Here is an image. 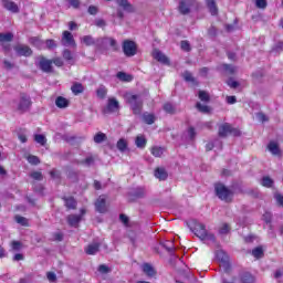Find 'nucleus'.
Instances as JSON below:
<instances>
[{
  "label": "nucleus",
  "mask_w": 283,
  "mask_h": 283,
  "mask_svg": "<svg viewBox=\"0 0 283 283\" xmlns=\"http://www.w3.org/2000/svg\"><path fill=\"white\" fill-rule=\"evenodd\" d=\"M11 249L13 251H21V249H23V243H21L20 241H12Z\"/></svg>",
  "instance_id": "6e6d98bb"
},
{
  "label": "nucleus",
  "mask_w": 283,
  "mask_h": 283,
  "mask_svg": "<svg viewBox=\"0 0 283 283\" xmlns=\"http://www.w3.org/2000/svg\"><path fill=\"white\" fill-rule=\"evenodd\" d=\"M207 8L212 17H217L218 14V4H216V0H206Z\"/></svg>",
  "instance_id": "5701e85b"
},
{
  "label": "nucleus",
  "mask_w": 283,
  "mask_h": 283,
  "mask_svg": "<svg viewBox=\"0 0 283 283\" xmlns=\"http://www.w3.org/2000/svg\"><path fill=\"white\" fill-rule=\"evenodd\" d=\"M214 193L223 202H233V190L229 189L222 182L214 184Z\"/></svg>",
  "instance_id": "7ed1b4c3"
},
{
  "label": "nucleus",
  "mask_w": 283,
  "mask_h": 283,
  "mask_svg": "<svg viewBox=\"0 0 283 283\" xmlns=\"http://www.w3.org/2000/svg\"><path fill=\"white\" fill-rule=\"evenodd\" d=\"M66 176L72 182H78V172L76 170H67Z\"/></svg>",
  "instance_id": "e433bc0d"
},
{
  "label": "nucleus",
  "mask_w": 283,
  "mask_h": 283,
  "mask_svg": "<svg viewBox=\"0 0 283 283\" xmlns=\"http://www.w3.org/2000/svg\"><path fill=\"white\" fill-rule=\"evenodd\" d=\"M143 272L148 276V277H154V275H156V270L154 269V266H151V264L149 263H144L142 265Z\"/></svg>",
  "instance_id": "393cba45"
},
{
  "label": "nucleus",
  "mask_w": 283,
  "mask_h": 283,
  "mask_svg": "<svg viewBox=\"0 0 283 283\" xmlns=\"http://www.w3.org/2000/svg\"><path fill=\"white\" fill-rule=\"evenodd\" d=\"M95 25L97 28H105L107 25V22H105V20H103V19H97V20H95Z\"/></svg>",
  "instance_id": "774afa93"
},
{
  "label": "nucleus",
  "mask_w": 283,
  "mask_h": 283,
  "mask_svg": "<svg viewBox=\"0 0 283 283\" xmlns=\"http://www.w3.org/2000/svg\"><path fill=\"white\" fill-rule=\"evenodd\" d=\"M14 39V34L12 33H0V43H10Z\"/></svg>",
  "instance_id": "72a5a7b5"
},
{
  "label": "nucleus",
  "mask_w": 283,
  "mask_h": 283,
  "mask_svg": "<svg viewBox=\"0 0 283 283\" xmlns=\"http://www.w3.org/2000/svg\"><path fill=\"white\" fill-rule=\"evenodd\" d=\"M240 282L241 283H253L254 282L253 275H251V273H249V272H243L240 274Z\"/></svg>",
  "instance_id": "c756f323"
},
{
  "label": "nucleus",
  "mask_w": 283,
  "mask_h": 283,
  "mask_svg": "<svg viewBox=\"0 0 283 283\" xmlns=\"http://www.w3.org/2000/svg\"><path fill=\"white\" fill-rule=\"evenodd\" d=\"M101 251V243H91L85 248L86 255H96Z\"/></svg>",
  "instance_id": "aec40b11"
},
{
  "label": "nucleus",
  "mask_w": 283,
  "mask_h": 283,
  "mask_svg": "<svg viewBox=\"0 0 283 283\" xmlns=\"http://www.w3.org/2000/svg\"><path fill=\"white\" fill-rule=\"evenodd\" d=\"M164 111L166 114H176V106L171 103H166L164 104Z\"/></svg>",
  "instance_id": "a18cd8bd"
},
{
  "label": "nucleus",
  "mask_w": 283,
  "mask_h": 283,
  "mask_svg": "<svg viewBox=\"0 0 283 283\" xmlns=\"http://www.w3.org/2000/svg\"><path fill=\"white\" fill-rule=\"evenodd\" d=\"M275 181H273V179L269 176H264L262 179H261V185L262 187H266L268 189H271V187H273Z\"/></svg>",
  "instance_id": "2f4dec72"
},
{
  "label": "nucleus",
  "mask_w": 283,
  "mask_h": 283,
  "mask_svg": "<svg viewBox=\"0 0 283 283\" xmlns=\"http://www.w3.org/2000/svg\"><path fill=\"white\" fill-rule=\"evenodd\" d=\"M151 154L155 156V158H160V156L165 154V148L155 146L151 148Z\"/></svg>",
  "instance_id": "ea45409f"
},
{
  "label": "nucleus",
  "mask_w": 283,
  "mask_h": 283,
  "mask_svg": "<svg viewBox=\"0 0 283 283\" xmlns=\"http://www.w3.org/2000/svg\"><path fill=\"white\" fill-rule=\"evenodd\" d=\"M95 209L98 213L107 212V200L105 199V196H99V198H97Z\"/></svg>",
  "instance_id": "2eb2a0df"
},
{
  "label": "nucleus",
  "mask_w": 283,
  "mask_h": 283,
  "mask_svg": "<svg viewBox=\"0 0 283 283\" xmlns=\"http://www.w3.org/2000/svg\"><path fill=\"white\" fill-rule=\"evenodd\" d=\"M14 51L17 52L18 56H32V49L28 45H17L14 46Z\"/></svg>",
  "instance_id": "f3484780"
},
{
  "label": "nucleus",
  "mask_w": 283,
  "mask_h": 283,
  "mask_svg": "<svg viewBox=\"0 0 283 283\" xmlns=\"http://www.w3.org/2000/svg\"><path fill=\"white\" fill-rule=\"evenodd\" d=\"M187 227L195 233V235H197V238H199V240H210V242H216V235L207 231V226H205V223L191 219L187 222Z\"/></svg>",
  "instance_id": "f03ea898"
},
{
  "label": "nucleus",
  "mask_w": 283,
  "mask_h": 283,
  "mask_svg": "<svg viewBox=\"0 0 283 283\" xmlns=\"http://www.w3.org/2000/svg\"><path fill=\"white\" fill-rule=\"evenodd\" d=\"M135 145L138 149H145L147 147V139L143 136H137L135 139Z\"/></svg>",
  "instance_id": "7c9ffc66"
},
{
  "label": "nucleus",
  "mask_w": 283,
  "mask_h": 283,
  "mask_svg": "<svg viewBox=\"0 0 283 283\" xmlns=\"http://www.w3.org/2000/svg\"><path fill=\"white\" fill-rule=\"evenodd\" d=\"M187 227L195 233V235H197V238H199V240H210V242H216V235L207 231V226H205V223L191 219L187 222Z\"/></svg>",
  "instance_id": "f257e3e1"
},
{
  "label": "nucleus",
  "mask_w": 283,
  "mask_h": 283,
  "mask_svg": "<svg viewBox=\"0 0 283 283\" xmlns=\"http://www.w3.org/2000/svg\"><path fill=\"white\" fill-rule=\"evenodd\" d=\"M153 57L155 59V61H158V63H163V65H169L170 63L169 57H167V55H165V53H163L158 49H155L153 51Z\"/></svg>",
  "instance_id": "4468645a"
},
{
  "label": "nucleus",
  "mask_w": 283,
  "mask_h": 283,
  "mask_svg": "<svg viewBox=\"0 0 283 283\" xmlns=\"http://www.w3.org/2000/svg\"><path fill=\"white\" fill-rule=\"evenodd\" d=\"M180 48L184 52H191V44L187 40L180 42Z\"/></svg>",
  "instance_id": "864d4df0"
},
{
  "label": "nucleus",
  "mask_w": 283,
  "mask_h": 283,
  "mask_svg": "<svg viewBox=\"0 0 283 283\" xmlns=\"http://www.w3.org/2000/svg\"><path fill=\"white\" fill-rule=\"evenodd\" d=\"M129 196L132 198L133 202H136V200H140L147 196V190L143 187L133 188L129 191Z\"/></svg>",
  "instance_id": "f8f14e48"
},
{
  "label": "nucleus",
  "mask_w": 283,
  "mask_h": 283,
  "mask_svg": "<svg viewBox=\"0 0 283 283\" xmlns=\"http://www.w3.org/2000/svg\"><path fill=\"white\" fill-rule=\"evenodd\" d=\"M268 149L269 151H271L273 156H282V150L280 149V145H277V143L275 142H270L268 145Z\"/></svg>",
  "instance_id": "412c9836"
},
{
  "label": "nucleus",
  "mask_w": 283,
  "mask_h": 283,
  "mask_svg": "<svg viewBox=\"0 0 283 283\" xmlns=\"http://www.w3.org/2000/svg\"><path fill=\"white\" fill-rule=\"evenodd\" d=\"M230 231H231V227H229L228 223H224V224L220 228L219 233H220L221 235H227V233H229Z\"/></svg>",
  "instance_id": "4d7b16f0"
},
{
  "label": "nucleus",
  "mask_w": 283,
  "mask_h": 283,
  "mask_svg": "<svg viewBox=\"0 0 283 283\" xmlns=\"http://www.w3.org/2000/svg\"><path fill=\"white\" fill-rule=\"evenodd\" d=\"M143 120H144V123H146V125H154L156 123V115L149 114V113H144Z\"/></svg>",
  "instance_id": "c85d7f7f"
},
{
  "label": "nucleus",
  "mask_w": 283,
  "mask_h": 283,
  "mask_svg": "<svg viewBox=\"0 0 283 283\" xmlns=\"http://www.w3.org/2000/svg\"><path fill=\"white\" fill-rule=\"evenodd\" d=\"M160 247H163V249H166V251H168V253H174V250L176 249L174 247V242L172 241L161 242Z\"/></svg>",
  "instance_id": "c9c22d12"
},
{
  "label": "nucleus",
  "mask_w": 283,
  "mask_h": 283,
  "mask_svg": "<svg viewBox=\"0 0 283 283\" xmlns=\"http://www.w3.org/2000/svg\"><path fill=\"white\" fill-rule=\"evenodd\" d=\"M29 43H31V45H34L35 48H41V45H43V41H41V39L36 36L30 38Z\"/></svg>",
  "instance_id": "8fccbe9b"
},
{
  "label": "nucleus",
  "mask_w": 283,
  "mask_h": 283,
  "mask_svg": "<svg viewBox=\"0 0 283 283\" xmlns=\"http://www.w3.org/2000/svg\"><path fill=\"white\" fill-rule=\"evenodd\" d=\"M32 107V98L27 93H20V99L18 103L17 111L20 114H25V112H30Z\"/></svg>",
  "instance_id": "423d86ee"
},
{
  "label": "nucleus",
  "mask_w": 283,
  "mask_h": 283,
  "mask_svg": "<svg viewBox=\"0 0 283 283\" xmlns=\"http://www.w3.org/2000/svg\"><path fill=\"white\" fill-rule=\"evenodd\" d=\"M87 12H88V14L96 15V14H98V7L90 6Z\"/></svg>",
  "instance_id": "338daca9"
},
{
  "label": "nucleus",
  "mask_w": 283,
  "mask_h": 283,
  "mask_svg": "<svg viewBox=\"0 0 283 283\" xmlns=\"http://www.w3.org/2000/svg\"><path fill=\"white\" fill-rule=\"evenodd\" d=\"M266 6H269L266 0H255V7L259 8V10H266Z\"/></svg>",
  "instance_id": "603ef678"
},
{
  "label": "nucleus",
  "mask_w": 283,
  "mask_h": 283,
  "mask_svg": "<svg viewBox=\"0 0 283 283\" xmlns=\"http://www.w3.org/2000/svg\"><path fill=\"white\" fill-rule=\"evenodd\" d=\"M67 222H69L70 227H78V222H81V216L70 214L67 217Z\"/></svg>",
  "instance_id": "bb28decb"
},
{
  "label": "nucleus",
  "mask_w": 283,
  "mask_h": 283,
  "mask_svg": "<svg viewBox=\"0 0 283 283\" xmlns=\"http://www.w3.org/2000/svg\"><path fill=\"white\" fill-rule=\"evenodd\" d=\"M81 165H86V167H92L94 165V157H86L81 161Z\"/></svg>",
  "instance_id": "bf43d9fd"
},
{
  "label": "nucleus",
  "mask_w": 283,
  "mask_h": 283,
  "mask_svg": "<svg viewBox=\"0 0 283 283\" xmlns=\"http://www.w3.org/2000/svg\"><path fill=\"white\" fill-rule=\"evenodd\" d=\"M124 98L126 103L130 105V108L133 109V114L139 116V114L143 113V99H140V96L133 95L132 93H126Z\"/></svg>",
  "instance_id": "20e7f679"
},
{
  "label": "nucleus",
  "mask_w": 283,
  "mask_h": 283,
  "mask_svg": "<svg viewBox=\"0 0 283 283\" xmlns=\"http://www.w3.org/2000/svg\"><path fill=\"white\" fill-rule=\"evenodd\" d=\"M62 56L69 65H74V63H76V57H74V53H72V51H70V49H65L62 52Z\"/></svg>",
  "instance_id": "a211bd4d"
},
{
  "label": "nucleus",
  "mask_w": 283,
  "mask_h": 283,
  "mask_svg": "<svg viewBox=\"0 0 283 283\" xmlns=\"http://www.w3.org/2000/svg\"><path fill=\"white\" fill-rule=\"evenodd\" d=\"M227 85H229V87H231L232 90L240 87V83L238 81H233V78H229L227 81Z\"/></svg>",
  "instance_id": "13d9d810"
},
{
  "label": "nucleus",
  "mask_w": 283,
  "mask_h": 283,
  "mask_svg": "<svg viewBox=\"0 0 283 283\" xmlns=\"http://www.w3.org/2000/svg\"><path fill=\"white\" fill-rule=\"evenodd\" d=\"M120 109V104L116 97H109L107 101V105L102 109L103 114H114V112H118Z\"/></svg>",
  "instance_id": "9d476101"
},
{
  "label": "nucleus",
  "mask_w": 283,
  "mask_h": 283,
  "mask_svg": "<svg viewBox=\"0 0 283 283\" xmlns=\"http://www.w3.org/2000/svg\"><path fill=\"white\" fill-rule=\"evenodd\" d=\"M102 275H107V273H112V268L107 266L106 264H101L97 269Z\"/></svg>",
  "instance_id": "09e8293b"
},
{
  "label": "nucleus",
  "mask_w": 283,
  "mask_h": 283,
  "mask_svg": "<svg viewBox=\"0 0 283 283\" xmlns=\"http://www.w3.org/2000/svg\"><path fill=\"white\" fill-rule=\"evenodd\" d=\"M35 65L41 72H44V74H52V72H54L52 60H48L45 56H40L39 62Z\"/></svg>",
  "instance_id": "6e6552de"
},
{
  "label": "nucleus",
  "mask_w": 283,
  "mask_h": 283,
  "mask_svg": "<svg viewBox=\"0 0 283 283\" xmlns=\"http://www.w3.org/2000/svg\"><path fill=\"white\" fill-rule=\"evenodd\" d=\"M241 134L240 129L233 127L229 123L221 124L218 130L219 138H227V136H241Z\"/></svg>",
  "instance_id": "39448f33"
},
{
  "label": "nucleus",
  "mask_w": 283,
  "mask_h": 283,
  "mask_svg": "<svg viewBox=\"0 0 283 283\" xmlns=\"http://www.w3.org/2000/svg\"><path fill=\"white\" fill-rule=\"evenodd\" d=\"M52 65H56V67H63L64 63L63 60L61 57H55L53 60H51Z\"/></svg>",
  "instance_id": "e2e57ef3"
},
{
  "label": "nucleus",
  "mask_w": 283,
  "mask_h": 283,
  "mask_svg": "<svg viewBox=\"0 0 283 283\" xmlns=\"http://www.w3.org/2000/svg\"><path fill=\"white\" fill-rule=\"evenodd\" d=\"M71 92L75 95L78 96V94H83V92H85V87L83 86V84L75 82L72 86H71Z\"/></svg>",
  "instance_id": "a878e982"
},
{
  "label": "nucleus",
  "mask_w": 283,
  "mask_h": 283,
  "mask_svg": "<svg viewBox=\"0 0 283 283\" xmlns=\"http://www.w3.org/2000/svg\"><path fill=\"white\" fill-rule=\"evenodd\" d=\"M94 143H96L97 145H101V143H105V140H107V135L105 133H97L94 138H93Z\"/></svg>",
  "instance_id": "f704fd0d"
},
{
  "label": "nucleus",
  "mask_w": 283,
  "mask_h": 283,
  "mask_svg": "<svg viewBox=\"0 0 283 283\" xmlns=\"http://www.w3.org/2000/svg\"><path fill=\"white\" fill-rule=\"evenodd\" d=\"M182 78L186 81V83H196V78L189 71H185L182 73Z\"/></svg>",
  "instance_id": "37998d69"
},
{
  "label": "nucleus",
  "mask_w": 283,
  "mask_h": 283,
  "mask_svg": "<svg viewBox=\"0 0 283 283\" xmlns=\"http://www.w3.org/2000/svg\"><path fill=\"white\" fill-rule=\"evenodd\" d=\"M82 43H85L87 46L96 45V40L92 35H84L82 38Z\"/></svg>",
  "instance_id": "58836bf2"
},
{
  "label": "nucleus",
  "mask_w": 283,
  "mask_h": 283,
  "mask_svg": "<svg viewBox=\"0 0 283 283\" xmlns=\"http://www.w3.org/2000/svg\"><path fill=\"white\" fill-rule=\"evenodd\" d=\"M45 45L48 50H54V48H56V42L54 40H46Z\"/></svg>",
  "instance_id": "0e129e2a"
},
{
  "label": "nucleus",
  "mask_w": 283,
  "mask_h": 283,
  "mask_svg": "<svg viewBox=\"0 0 283 283\" xmlns=\"http://www.w3.org/2000/svg\"><path fill=\"white\" fill-rule=\"evenodd\" d=\"M14 220L18 224H21V227H28L29 224L28 219L25 217L15 216Z\"/></svg>",
  "instance_id": "49530a36"
},
{
  "label": "nucleus",
  "mask_w": 283,
  "mask_h": 283,
  "mask_svg": "<svg viewBox=\"0 0 283 283\" xmlns=\"http://www.w3.org/2000/svg\"><path fill=\"white\" fill-rule=\"evenodd\" d=\"M274 199L276 200L277 205H280V207H283V196H282V193L276 192L274 195Z\"/></svg>",
  "instance_id": "69168bd1"
},
{
  "label": "nucleus",
  "mask_w": 283,
  "mask_h": 283,
  "mask_svg": "<svg viewBox=\"0 0 283 283\" xmlns=\"http://www.w3.org/2000/svg\"><path fill=\"white\" fill-rule=\"evenodd\" d=\"M62 200H64V207H66V209H76L78 205L74 197H62Z\"/></svg>",
  "instance_id": "4be33fe9"
},
{
  "label": "nucleus",
  "mask_w": 283,
  "mask_h": 283,
  "mask_svg": "<svg viewBox=\"0 0 283 283\" xmlns=\"http://www.w3.org/2000/svg\"><path fill=\"white\" fill-rule=\"evenodd\" d=\"M196 107L198 112H201V114H209L211 112V108L207 105H202L200 102L196 104Z\"/></svg>",
  "instance_id": "c03bdc74"
},
{
  "label": "nucleus",
  "mask_w": 283,
  "mask_h": 283,
  "mask_svg": "<svg viewBox=\"0 0 283 283\" xmlns=\"http://www.w3.org/2000/svg\"><path fill=\"white\" fill-rule=\"evenodd\" d=\"M2 8H4V10H8L9 12H12V14H19L20 9H19V4L14 1H10V0H2Z\"/></svg>",
  "instance_id": "ddd939ff"
},
{
  "label": "nucleus",
  "mask_w": 283,
  "mask_h": 283,
  "mask_svg": "<svg viewBox=\"0 0 283 283\" xmlns=\"http://www.w3.org/2000/svg\"><path fill=\"white\" fill-rule=\"evenodd\" d=\"M117 78L119 81H124L125 83H129V82L133 81L134 77L132 75L125 73V72H118L117 73Z\"/></svg>",
  "instance_id": "473e14b6"
},
{
  "label": "nucleus",
  "mask_w": 283,
  "mask_h": 283,
  "mask_svg": "<svg viewBox=\"0 0 283 283\" xmlns=\"http://www.w3.org/2000/svg\"><path fill=\"white\" fill-rule=\"evenodd\" d=\"M34 140L39 145H42V147H45V144L48 143V138H45V135H41V134L34 135Z\"/></svg>",
  "instance_id": "a19ab883"
},
{
  "label": "nucleus",
  "mask_w": 283,
  "mask_h": 283,
  "mask_svg": "<svg viewBox=\"0 0 283 283\" xmlns=\"http://www.w3.org/2000/svg\"><path fill=\"white\" fill-rule=\"evenodd\" d=\"M115 3L118 6V8H122L124 12H136L134 4H130L129 0H115Z\"/></svg>",
  "instance_id": "dca6fc26"
},
{
  "label": "nucleus",
  "mask_w": 283,
  "mask_h": 283,
  "mask_svg": "<svg viewBox=\"0 0 283 283\" xmlns=\"http://www.w3.org/2000/svg\"><path fill=\"white\" fill-rule=\"evenodd\" d=\"M55 105L60 109H65V107H70V101L63 96H59L55 99Z\"/></svg>",
  "instance_id": "b1692460"
},
{
  "label": "nucleus",
  "mask_w": 283,
  "mask_h": 283,
  "mask_svg": "<svg viewBox=\"0 0 283 283\" xmlns=\"http://www.w3.org/2000/svg\"><path fill=\"white\" fill-rule=\"evenodd\" d=\"M62 44L64 45H76L74 41V35L70 31H64L62 35Z\"/></svg>",
  "instance_id": "6ab92c4d"
},
{
  "label": "nucleus",
  "mask_w": 283,
  "mask_h": 283,
  "mask_svg": "<svg viewBox=\"0 0 283 283\" xmlns=\"http://www.w3.org/2000/svg\"><path fill=\"white\" fill-rule=\"evenodd\" d=\"M199 98L203 103H209V101H211V97L209 96V93H207V91H199Z\"/></svg>",
  "instance_id": "de8ad7c7"
},
{
  "label": "nucleus",
  "mask_w": 283,
  "mask_h": 283,
  "mask_svg": "<svg viewBox=\"0 0 283 283\" xmlns=\"http://www.w3.org/2000/svg\"><path fill=\"white\" fill-rule=\"evenodd\" d=\"M155 177H157L158 180H167L169 175L167 174V170H165V168H157L155 169Z\"/></svg>",
  "instance_id": "cd10ccee"
},
{
  "label": "nucleus",
  "mask_w": 283,
  "mask_h": 283,
  "mask_svg": "<svg viewBox=\"0 0 283 283\" xmlns=\"http://www.w3.org/2000/svg\"><path fill=\"white\" fill-rule=\"evenodd\" d=\"M30 176L33 178V180H43V174L40 171H33Z\"/></svg>",
  "instance_id": "680f3d73"
},
{
  "label": "nucleus",
  "mask_w": 283,
  "mask_h": 283,
  "mask_svg": "<svg viewBox=\"0 0 283 283\" xmlns=\"http://www.w3.org/2000/svg\"><path fill=\"white\" fill-rule=\"evenodd\" d=\"M117 149L119 150V151H125L126 149H127V140H125V139H119L118 142H117Z\"/></svg>",
  "instance_id": "3c124183"
},
{
  "label": "nucleus",
  "mask_w": 283,
  "mask_h": 283,
  "mask_svg": "<svg viewBox=\"0 0 283 283\" xmlns=\"http://www.w3.org/2000/svg\"><path fill=\"white\" fill-rule=\"evenodd\" d=\"M253 258H256V260H260V258H264V250L262 247H258L252 250Z\"/></svg>",
  "instance_id": "79ce46f5"
},
{
  "label": "nucleus",
  "mask_w": 283,
  "mask_h": 283,
  "mask_svg": "<svg viewBox=\"0 0 283 283\" xmlns=\"http://www.w3.org/2000/svg\"><path fill=\"white\" fill-rule=\"evenodd\" d=\"M28 163H30V165H40L41 164V159H39V157H36L34 155H30L28 157Z\"/></svg>",
  "instance_id": "5fc2aeb1"
},
{
  "label": "nucleus",
  "mask_w": 283,
  "mask_h": 283,
  "mask_svg": "<svg viewBox=\"0 0 283 283\" xmlns=\"http://www.w3.org/2000/svg\"><path fill=\"white\" fill-rule=\"evenodd\" d=\"M96 96L97 98H105V96H107V87H105L104 85H101L97 90H96Z\"/></svg>",
  "instance_id": "4c0bfd02"
},
{
  "label": "nucleus",
  "mask_w": 283,
  "mask_h": 283,
  "mask_svg": "<svg viewBox=\"0 0 283 283\" xmlns=\"http://www.w3.org/2000/svg\"><path fill=\"white\" fill-rule=\"evenodd\" d=\"M196 6V0H179L178 4V12L179 14H190L191 13V8Z\"/></svg>",
  "instance_id": "1a4fd4ad"
},
{
  "label": "nucleus",
  "mask_w": 283,
  "mask_h": 283,
  "mask_svg": "<svg viewBox=\"0 0 283 283\" xmlns=\"http://www.w3.org/2000/svg\"><path fill=\"white\" fill-rule=\"evenodd\" d=\"M223 70L229 72V74H235V66L231 64H223Z\"/></svg>",
  "instance_id": "052dcab7"
},
{
  "label": "nucleus",
  "mask_w": 283,
  "mask_h": 283,
  "mask_svg": "<svg viewBox=\"0 0 283 283\" xmlns=\"http://www.w3.org/2000/svg\"><path fill=\"white\" fill-rule=\"evenodd\" d=\"M217 260L222 263V268L224 269L226 273H229L231 271V264L229 263V255L223 250H218L216 252Z\"/></svg>",
  "instance_id": "9b49d317"
},
{
  "label": "nucleus",
  "mask_w": 283,
  "mask_h": 283,
  "mask_svg": "<svg viewBox=\"0 0 283 283\" xmlns=\"http://www.w3.org/2000/svg\"><path fill=\"white\" fill-rule=\"evenodd\" d=\"M125 56L132 57L138 54V45L132 40H125L122 45Z\"/></svg>",
  "instance_id": "0eeeda50"
}]
</instances>
